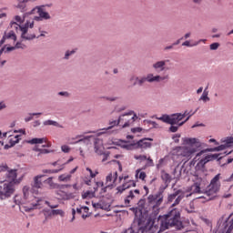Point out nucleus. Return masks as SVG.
Instances as JSON below:
<instances>
[{
	"mask_svg": "<svg viewBox=\"0 0 233 233\" xmlns=\"http://www.w3.org/2000/svg\"><path fill=\"white\" fill-rule=\"evenodd\" d=\"M221 141L224 144L217 147L207 148L198 152L193 158V160L189 163V167H195L196 170H203V168H205V165H207L208 161H214L215 159H218L219 161L220 159H223V157H219L222 155L221 153L205 156V152H221V150H226V148H229V147H232L233 137H228L225 139H222Z\"/></svg>",
	"mask_w": 233,
	"mask_h": 233,
	"instance_id": "1",
	"label": "nucleus"
},
{
	"mask_svg": "<svg viewBox=\"0 0 233 233\" xmlns=\"http://www.w3.org/2000/svg\"><path fill=\"white\" fill-rule=\"evenodd\" d=\"M5 176L7 182L0 186V198L2 200L11 198L14 192H15V185H19V183H21V178H16L17 170L15 169H10V167H7Z\"/></svg>",
	"mask_w": 233,
	"mask_h": 233,
	"instance_id": "2",
	"label": "nucleus"
},
{
	"mask_svg": "<svg viewBox=\"0 0 233 233\" xmlns=\"http://www.w3.org/2000/svg\"><path fill=\"white\" fill-rule=\"evenodd\" d=\"M182 139L185 146L178 147V156L187 159H190L203 147V143L198 138L184 137Z\"/></svg>",
	"mask_w": 233,
	"mask_h": 233,
	"instance_id": "3",
	"label": "nucleus"
},
{
	"mask_svg": "<svg viewBox=\"0 0 233 233\" xmlns=\"http://www.w3.org/2000/svg\"><path fill=\"white\" fill-rule=\"evenodd\" d=\"M175 227L177 230H181L185 228L183 222L181 221V212L177 208L169 209L168 213L166 215L165 221L161 223V230H167Z\"/></svg>",
	"mask_w": 233,
	"mask_h": 233,
	"instance_id": "4",
	"label": "nucleus"
},
{
	"mask_svg": "<svg viewBox=\"0 0 233 233\" xmlns=\"http://www.w3.org/2000/svg\"><path fill=\"white\" fill-rule=\"evenodd\" d=\"M163 188L160 187L157 193L147 197V211L152 212L155 215L159 214V207L163 205Z\"/></svg>",
	"mask_w": 233,
	"mask_h": 233,
	"instance_id": "5",
	"label": "nucleus"
},
{
	"mask_svg": "<svg viewBox=\"0 0 233 233\" xmlns=\"http://www.w3.org/2000/svg\"><path fill=\"white\" fill-rule=\"evenodd\" d=\"M147 207H148V200H145L141 198L137 203V208H134L136 218L134 220V225H137L138 230H141L142 233H145V230L143 229V225L145 223V218L143 217L137 218V210L140 214V216H143V214H148L150 211H147Z\"/></svg>",
	"mask_w": 233,
	"mask_h": 233,
	"instance_id": "6",
	"label": "nucleus"
},
{
	"mask_svg": "<svg viewBox=\"0 0 233 233\" xmlns=\"http://www.w3.org/2000/svg\"><path fill=\"white\" fill-rule=\"evenodd\" d=\"M219 176L220 175L218 174L216 177H214L206 190L204 189L203 194L207 196L205 197L207 201H212V199H215L218 192H219V187H221L219 184Z\"/></svg>",
	"mask_w": 233,
	"mask_h": 233,
	"instance_id": "7",
	"label": "nucleus"
},
{
	"mask_svg": "<svg viewBox=\"0 0 233 233\" xmlns=\"http://www.w3.org/2000/svg\"><path fill=\"white\" fill-rule=\"evenodd\" d=\"M187 116V111L184 114L176 113L172 115H162L160 117H157L158 121H163L167 125H179V121H183Z\"/></svg>",
	"mask_w": 233,
	"mask_h": 233,
	"instance_id": "8",
	"label": "nucleus"
},
{
	"mask_svg": "<svg viewBox=\"0 0 233 233\" xmlns=\"http://www.w3.org/2000/svg\"><path fill=\"white\" fill-rule=\"evenodd\" d=\"M186 196L187 192L183 191L182 189L176 190L174 193L169 194L167 196V203H172L170 208H176L174 207H177V205H179V203H181V201L187 198Z\"/></svg>",
	"mask_w": 233,
	"mask_h": 233,
	"instance_id": "9",
	"label": "nucleus"
},
{
	"mask_svg": "<svg viewBox=\"0 0 233 233\" xmlns=\"http://www.w3.org/2000/svg\"><path fill=\"white\" fill-rule=\"evenodd\" d=\"M10 26L11 28L16 30V32H21L22 39H25V41H32V39H35V35L28 34V24L22 26L15 22H11Z\"/></svg>",
	"mask_w": 233,
	"mask_h": 233,
	"instance_id": "10",
	"label": "nucleus"
},
{
	"mask_svg": "<svg viewBox=\"0 0 233 233\" xmlns=\"http://www.w3.org/2000/svg\"><path fill=\"white\" fill-rule=\"evenodd\" d=\"M46 5H40L36 6L32 10V14H38L39 16H35V21H48V19H52V16H50V14L46 12V9L45 8Z\"/></svg>",
	"mask_w": 233,
	"mask_h": 233,
	"instance_id": "11",
	"label": "nucleus"
},
{
	"mask_svg": "<svg viewBox=\"0 0 233 233\" xmlns=\"http://www.w3.org/2000/svg\"><path fill=\"white\" fill-rule=\"evenodd\" d=\"M169 79H170V75L168 74H166L163 76H160V75L154 76V74L148 73L146 76V82L147 83H163L165 81H168Z\"/></svg>",
	"mask_w": 233,
	"mask_h": 233,
	"instance_id": "12",
	"label": "nucleus"
},
{
	"mask_svg": "<svg viewBox=\"0 0 233 233\" xmlns=\"http://www.w3.org/2000/svg\"><path fill=\"white\" fill-rule=\"evenodd\" d=\"M134 114V111H130L127 114L121 115L118 117L117 125L122 127V128H127V127L131 126L134 123V118H130V116Z\"/></svg>",
	"mask_w": 233,
	"mask_h": 233,
	"instance_id": "13",
	"label": "nucleus"
},
{
	"mask_svg": "<svg viewBox=\"0 0 233 233\" xmlns=\"http://www.w3.org/2000/svg\"><path fill=\"white\" fill-rule=\"evenodd\" d=\"M202 181L203 179L197 178L194 184L188 188V191L191 192V194H186V198H190L192 194H203L204 189H201Z\"/></svg>",
	"mask_w": 233,
	"mask_h": 233,
	"instance_id": "14",
	"label": "nucleus"
},
{
	"mask_svg": "<svg viewBox=\"0 0 233 233\" xmlns=\"http://www.w3.org/2000/svg\"><path fill=\"white\" fill-rule=\"evenodd\" d=\"M41 177L43 176H36L34 177V181L31 184V193L32 194H39V188H43V182H41Z\"/></svg>",
	"mask_w": 233,
	"mask_h": 233,
	"instance_id": "15",
	"label": "nucleus"
},
{
	"mask_svg": "<svg viewBox=\"0 0 233 233\" xmlns=\"http://www.w3.org/2000/svg\"><path fill=\"white\" fill-rule=\"evenodd\" d=\"M167 63H170V60L167 59L157 61L152 65V68L157 72H165V70H168Z\"/></svg>",
	"mask_w": 233,
	"mask_h": 233,
	"instance_id": "16",
	"label": "nucleus"
},
{
	"mask_svg": "<svg viewBox=\"0 0 233 233\" xmlns=\"http://www.w3.org/2000/svg\"><path fill=\"white\" fill-rule=\"evenodd\" d=\"M150 141H153L152 138H143L134 144V147H136V148L142 149L150 148V147H152V143H150Z\"/></svg>",
	"mask_w": 233,
	"mask_h": 233,
	"instance_id": "17",
	"label": "nucleus"
},
{
	"mask_svg": "<svg viewBox=\"0 0 233 233\" xmlns=\"http://www.w3.org/2000/svg\"><path fill=\"white\" fill-rule=\"evenodd\" d=\"M136 187V181L134 180H128L123 183V185L116 187V194H123L125 190H128V188H132Z\"/></svg>",
	"mask_w": 233,
	"mask_h": 233,
	"instance_id": "18",
	"label": "nucleus"
},
{
	"mask_svg": "<svg viewBox=\"0 0 233 233\" xmlns=\"http://www.w3.org/2000/svg\"><path fill=\"white\" fill-rule=\"evenodd\" d=\"M94 147H95V152L98 156H103L105 147H103V139L101 138H95L94 139Z\"/></svg>",
	"mask_w": 233,
	"mask_h": 233,
	"instance_id": "19",
	"label": "nucleus"
},
{
	"mask_svg": "<svg viewBox=\"0 0 233 233\" xmlns=\"http://www.w3.org/2000/svg\"><path fill=\"white\" fill-rule=\"evenodd\" d=\"M106 185H111V187H116V181H117V171L109 173L106 177Z\"/></svg>",
	"mask_w": 233,
	"mask_h": 233,
	"instance_id": "20",
	"label": "nucleus"
},
{
	"mask_svg": "<svg viewBox=\"0 0 233 233\" xmlns=\"http://www.w3.org/2000/svg\"><path fill=\"white\" fill-rule=\"evenodd\" d=\"M181 174H188V170L185 168V164L181 167H175L173 171L175 179H179L181 177Z\"/></svg>",
	"mask_w": 233,
	"mask_h": 233,
	"instance_id": "21",
	"label": "nucleus"
},
{
	"mask_svg": "<svg viewBox=\"0 0 233 233\" xmlns=\"http://www.w3.org/2000/svg\"><path fill=\"white\" fill-rule=\"evenodd\" d=\"M161 179L165 184L164 187H160L163 189V192H165V188H167L168 187V185H170V181H172V177H170V175L165 171H163L161 173Z\"/></svg>",
	"mask_w": 233,
	"mask_h": 233,
	"instance_id": "22",
	"label": "nucleus"
},
{
	"mask_svg": "<svg viewBox=\"0 0 233 233\" xmlns=\"http://www.w3.org/2000/svg\"><path fill=\"white\" fill-rule=\"evenodd\" d=\"M188 119H190V116H187L185 121L180 122L177 126L171 125L169 127V132H173V133L177 132V130H179V127H183L185 123L188 121Z\"/></svg>",
	"mask_w": 233,
	"mask_h": 233,
	"instance_id": "23",
	"label": "nucleus"
},
{
	"mask_svg": "<svg viewBox=\"0 0 233 233\" xmlns=\"http://www.w3.org/2000/svg\"><path fill=\"white\" fill-rule=\"evenodd\" d=\"M9 145H11V147H15V145H17V143H19V140L21 139V135H9Z\"/></svg>",
	"mask_w": 233,
	"mask_h": 233,
	"instance_id": "24",
	"label": "nucleus"
},
{
	"mask_svg": "<svg viewBox=\"0 0 233 233\" xmlns=\"http://www.w3.org/2000/svg\"><path fill=\"white\" fill-rule=\"evenodd\" d=\"M43 125L45 127H57L58 128H63V126L59 125L57 121H54V120H46L44 121Z\"/></svg>",
	"mask_w": 233,
	"mask_h": 233,
	"instance_id": "25",
	"label": "nucleus"
},
{
	"mask_svg": "<svg viewBox=\"0 0 233 233\" xmlns=\"http://www.w3.org/2000/svg\"><path fill=\"white\" fill-rule=\"evenodd\" d=\"M58 196H60V198L62 199H64L65 201H68V199H72L74 198V195L72 193H66L65 191H60L58 193Z\"/></svg>",
	"mask_w": 233,
	"mask_h": 233,
	"instance_id": "26",
	"label": "nucleus"
},
{
	"mask_svg": "<svg viewBox=\"0 0 233 233\" xmlns=\"http://www.w3.org/2000/svg\"><path fill=\"white\" fill-rule=\"evenodd\" d=\"M30 145H43V143H46V137L43 138H32L29 140Z\"/></svg>",
	"mask_w": 233,
	"mask_h": 233,
	"instance_id": "27",
	"label": "nucleus"
},
{
	"mask_svg": "<svg viewBox=\"0 0 233 233\" xmlns=\"http://www.w3.org/2000/svg\"><path fill=\"white\" fill-rule=\"evenodd\" d=\"M72 179V175L70 174H63L58 177V181L63 183H68Z\"/></svg>",
	"mask_w": 233,
	"mask_h": 233,
	"instance_id": "28",
	"label": "nucleus"
},
{
	"mask_svg": "<svg viewBox=\"0 0 233 233\" xmlns=\"http://www.w3.org/2000/svg\"><path fill=\"white\" fill-rule=\"evenodd\" d=\"M135 81H137V82H135L133 84L134 86H136V85H138V86H143V85H145V83H147V78H146V76H142V77L136 76Z\"/></svg>",
	"mask_w": 233,
	"mask_h": 233,
	"instance_id": "29",
	"label": "nucleus"
},
{
	"mask_svg": "<svg viewBox=\"0 0 233 233\" xmlns=\"http://www.w3.org/2000/svg\"><path fill=\"white\" fill-rule=\"evenodd\" d=\"M4 39H13V41H17V36L14 31H10L9 33H5Z\"/></svg>",
	"mask_w": 233,
	"mask_h": 233,
	"instance_id": "30",
	"label": "nucleus"
},
{
	"mask_svg": "<svg viewBox=\"0 0 233 233\" xmlns=\"http://www.w3.org/2000/svg\"><path fill=\"white\" fill-rule=\"evenodd\" d=\"M42 214L45 216V221H48V218H52V216H54L52 210L46 208L42 210Z\"/></svg>",
	"mask_w": 233,
	"mask_h": 233,
	"instance_id": "31",
	"label": "nucleus"
},
{
	"mask_svg": "<svg viewBox=\"0 0 233 233\" xmlns=\"http://www.w3.org/2000/svg\"><path fill=\"white\" fill-rule=\"evenodd\" d=\"M74 54H76V49L67 50V51H66L63 59H64L65 61H68V59H70V56H74Z\"/></svg>",
	"mask_w": 233,
	"mask_h": 233,
	"instance_id": "32",
	"label": "nucleus"
},
{
	"mask_svg": "<svg viewBox=\"0 0 233 233\" xmlns=\"http://www.w3.org/2000/svg\"><path fill=\"white\" fill-rule=\"evenodd\" d=\"M226 231L222 233H233V218L225 226Z\"/></svg>",
	"mask_w": 233,
	"mask_h": 233,
	"instance_id": "33",
	"label": "nucleus"
},
{
	"mask_svg": "<svg viewBox=\"0 0 233 233\" xmlns=\"http://www.w3.org/2000/svg\"><path fill=\"white\" fill-rule=\"evenodd\" d=\"M30 192H32V189L28 186H25L23 188V194L25 199H28V196H30Z\"/></svg>",
	"mask_w": 233,
	"mask_h": 233,
	"instance_id": "34",
	"label": "nucleus"
},
{
	"mask_svg": "<svg viewBox=\"0 0 233 233\" xmlns=\"http://www.w3.org/2000/svg\"><path fill=\"white\" fill-rule=\"evenodd\" d=\"M63 170V167H60L59 169H44L43 174H57Z\"/></svg>",
	"mask_w": 233,
	"mask_h": 233,
	"instance_id": "35",
	"label": "nucleus"
},
{
	"mask_svg": "<svg viewBox=\"0 0 233 233\" xmlns=\"http://www.w3.org/2000/svg\"><path fill=\"white\" fill-rule=\"evenodd\" d=\"M53 216H61V218H65V211L63 209H52Z\"/></svg>",
	"mask_w": 233,
	"mask_h": 233,
	"instance_id": "36",
	"label": "nucleus"
},
{
	"mask_svg": "<svg viewBox=\"0 0 233 233\" xmlns=\"http://www.w3.org/2000/svg\"><path fill=\"white\" fill-rule=\"evenodd\" d=\"M43 113H30L29 116L25 118V123H28V121H32L34 119V116H41Z\"/></svg>",
	"mask_w": 233,
	"mask_h": 233,
	"instance_id": "37",
	"label": "nucleus"
},
{
	"mask_svg": "<svg viewBox=\"0 0 233 233\" xmlns=\"http://www.w3.org/2000/svg\"><path fill=\"white\" fill-rule=\"evenodd\" d=\"M134 191H129V195L127 197V198L125 199V203L126 205L130 204V199H134Z\"/></svg>",
	"mask_w": 233,
	"mask_h": 233,
	"instance_id": "38",
	"label": "nucleus"
},
{
	"mask_svg": "<svg viewBox=\"0 0 233 233\" xmlns=\"http://www.w3.org/2000/svg\"><path fill=\"white\" fill-rule=\"evenodd\" d=\"M144 123H147V125H152L153 128H159V124H157L152 120H145Z\"/></svg>",
	"mask_w": 233,
	"mask_h": 233,
	"instance_id": "39",
	"label": "nucleus"
},
{
	"mask_svg": "<svg viewBox=\"0 0 233 233\" xmlns=\"http://www.w3.org/2000/svg\"><path fill=\"white\" fill-rule=\"evenodd\" d=\"M41 203H43V199H39V198H37L36 199V203H33L32 205H33V208H41Z\"/></svg>",
	"mask_w": 233,
	"mask_h": 233,
	"instance_id": "40",
	"label": "nucleus"
},
{
	"mask_svg": "<svg viewBox=\"0 0 233 233\" xmlns=\"http://www.w3.org/2000/svg\"><path fill=\"white\" fill-rule=\"evenodd\" d=\"M51 165L53 167H57L58 165L59 167H61V168H65V166H63V161L61 159H58L57 161L51 163Z\"/></svg>",
	"mask_w": 233,
	"mask_h": 233,
	"instance_id": "41",
	"label": "nucleus"
},
{
	"mask_svg": "<svg viewBox=\"0 0 233 233\" xmlns=\"http://www.w3.org/2000/svg\"><path fill=\"white\" fill-rule=\"evenodd\" d=\"M83 199H86V198H94V193L91 191H86L82 195Z\"/></svg>",
	"mask_w": 233,
	"mask_h": 233,
	"instance_id": "42",
	"label": "nucleus"
},
{
	"mask_svg": "<svg viewBox=\"0 0 233 233\" xmlns=\"http://www.w3.org/2000/svg\"><path fill=\"white\" fill-rule=\"evenodd\" d=\"M45 183H46L47 185H49V187H50L51 188H54V187H55V185H56V184H54V180H52V177L47 178V179L45 181Z\"/></svg>",
	"mask_w": 233,
	"mask_h": 233,
	"instance_id": "43",
	"label": "nucleus"
},
{
	"mask_svg": "<svg viewBox=\"0 0 233 233\" xmlns=\"http://www.w3.org/2000/svg\"><path fill=\"white\" fill-rule=\"evenodd\" d=\"M15 50L18 48H21L22 50H25V48H26V46L22 44L21 42H17L15 46Z\"/></svg>",
	"mask_w": 233,
	"mask_h": 233,
	"instance_id": "44",
	"label": "nucleus"
},
{
	"mask_svg": "<svg viewBox=\"0 0 233 233\" xmlns=\"http://www.w3.org/2000/svg\"><path fill=\"white\" fill-rule=\"evenodd\" d=\"M210 50H218L219 48V43H213L209 46Z\"/></svg>",
	"mask_w": 233,
	"mask_h": 233,
	"instance_id": "45",
	"label": "nucleus"
},
{
	"mask_svg": "<svg viewBox=\"0 0 233 233\" xmlns=\"http://www.w3.org/2000/svg\"><path fill=\"white\" fill-rule=\"evenodd\" d=\"M58 96H62L63 97H70V93L67 91H60L58 92Z\"/></svg>",
	"mask_w": 233,
	"mask_h": 233,
	"instance_id": "46",
	"label": "nucleus"
},
{
	"mask_svg": "<svg viewBox=\"0 0 233 233\" xmlns=\"http://www.w3.org/2000/svg\"><path fill=\"white\" fill-rule=\"evenodd\" d=\"M199 101H204V103H207V101H210V97L207 95H202L199 98Z\"/></svg>",
	"mask_w": 233,
	"mask_h": 233,
	"instance_id": "47",
	"label": "nucleus"
},
{
	"mask_svg": "<svg viewBox=\"0 0 233 233\" xmlns=\"http://www.w3.org/2000/svg\"><path fill=\"white\" fill-rule=\"evenodd\" d=\"M117 99H119L117 96H106L105 97L106 101H111V102L117 101Z\"/></svg>",
	"mask_w": 233,
	"mask_h": 233,
	"instance_id": "48",
	"label": "nucleus"
},
{
	"mask_svg": "<svg viewBox=\"0 0 233 233\" xmlns=\"http://www.w3.org/2000/svg\"><path fill=\"white\" fill-rule=\"evenodd\" d=\"M62 152H65L66 154H68L70 152V147L66 145H64L61 147Z\"/></svg>",
	"mask_w": 233,
	"mask_h": 233,
	"instance_id": "49",
	"label": "nucleus"
},
{
	"mask_svg": "<svg viewBox=\"0 0 233 233\" xmlns=\"http://www.w3.org/2000/svg\"><path fill=\"white\" fill-rule=\"evenodd\" d=\"M110 127H108L107 128H104V130H110V129H112L114 127H116V125H118L117 124V121H113V122H110Z\"/></svg>",
	"mask_w": 233,
	"mask_h": 233,
	"instance_id": "50",
	"label": "nucleus"
},
{
	"mask_svg": "<svg viewBox=\"0 0 233 233\" xmlns=\"http://www.w3.org/2000/svg\"><path fill=\"white\" fill-rule=\"evenodd\" d=\"M135 159H140V161H145L147 160V156L145 155L135 156Z\"/></svg>",
	"mask_w": 233,
	"mask_h": 233,
	"instance_id": "51",
	"label": "nucleus"
},
{
	"mask_svg": "<svg viewBox=\"0 0 233 233\" xmlns=\"http://www.w3.org/2000/svg\"><path fill=\"white\" fill-rule=\"evenodd\" d=\"M44 143L45 145H42L43 148H50V147H52V143L48 142V139H46V141Z\"/></svg>",
	"mask_w": 233,
	"mask_h": 233,
	"instance_id": "52",
	"label": "nucleus"
},
{
	"mask_svg": "<svg viewBox=\"0 0 233 233\" xmlns=\"http://www.w3.org/2000/svg\"><path fill=\"white\" fill-rule=\"evenodd\" d=\"M72 218L70 220V223H74V221L76 220V208H72Z\"/></svg>",
	"mask_w": 233,
	"mask_h": 233,
	"instance_id": "53",
	"label": "nucleus"
},
{
	"mask_svg": "<svg viewBox=\"0 0 233 233\" xmlns=\"http://www.w3.org/2000/svg\"><path fill=\"white\" fill-rule=\"evenodd\" d=\"M94 208H100L103 210V205L101 203H93Z\"/></svg>",
	"mask_w": 233,
	"mask_h": 233,
	"instance_id": "54",
	"label": "nucleus"
},
{
	"mask_svg": "<svg viewBox=\"0 0 233 233\" xmlns=\"http://www.w3.org/2000/svg\"><path fill=\"white\" fill-rule=\"evenodd\" d=\"M168 50H174V45L173 44L164 47V52H168Z\"/></svg>",
	"mask_w": 233,
	"mask_h": 233,
	"instance_id": "55",
	"label": "nucleus"
},
{
	"mask_svg": "<svg viewBox=\"0 0 233 233\" xmlns=\"http://www.w3.org/2000/svg\"><path fill=\"white\" fill-rule=\"evenodd\" d=\"M147 159V167H154V160L152 158L148 157Z\"/></svg>",
	"mask_w": 233,
	"mask_h": 233,
	"instance_id": "56",
	"label": "nucleus"
},
{
	"mask_svg": "<svg viewBox=\"0 0 233 233\" xmlns=\"http://www.w3.org/2000/svg\"><path fill=\"white\" fill-rule=\"evenodd\" d=\"M8 170V166H0V174L1 172H6Z\"/></svg>",
	"mask_w": 233,
	"mask_h": 233,
	"instance_id": "57",
	"label": "nucleus"
},
{
	"mask_svg": "<svg viewBox=\"0 0 233 233\" xmlns=\"http://www.w3.org/2000/svg\"><path fill=\"white\" fill-rule=\"evenodd\" d=\"M107 188H113L112 185L107 184L105 187H102V194H105Z\"/></svg>",
	"mask_w": 233,
	"mask_h": 233,
	"instance_id": "58",
	"label": "nucleus"
},
{
	"mask_svg": "<svg viewBox=\"0 0 233 233\" xmlns=\"http://www.w3.org/2000/svg\"><path fill=\"white\" fill-rule=\"evenodd\" d=\"M15 21L17 22V23H23V21H25V19H23L21 16H19V15H16V16H15Z\"/></svg>",
	"mask_w": 233,
	"mask_h": 233,
	"instance_id": "59",
	"label": "nucleus"
},
{
	"mask_svg": "<svg viewBox=\"0 0 233 233\" xmlns=\"http://www.w3.org/2000/svg\"><path fill=\"white\" fill-rule=\"evenodd\" d=\"M182 46H195L194 44L191 45L190 41L187 40L182 44Z\"/></svg>",
	"mask_w": 233,
	"mask_h": 233,
	"instance_id": "60",
	"label": "nucleus"
},
{
	"mask_svg": "<svg viewBox=\"0 0 233 233\" xmlns=\"http://www.w3.org/2000/svg\"><path fill=\"white\" fill-rule=\"evenodd\" d=\"M5 108H6V104L4 101L0 102V112L5 110Z\"/></svg>",
	"mask_w": 233,
	"mask_h": 233,
	"instance_id": "61",
	"label": "nucleus"
},
{
	"mask_svg": "<svg viewBox=\"0 0 233 233\" xmlns=\"http://www.w3.org/2000/svg\"><path fill=\"white\" fill-rule=\"evenodd\" d=\"M125 233H137V231L134 230V228H127Z\"/></svg>",
	"mask_w": 233,
	"mask_h": 233,
	"instance_id": "62",
	"label": "nucleus"
},
{
	"mask_svg": "<svg viewBox=\"0 0 233 233\" xmlns=\"http://www.w3.org/2000/svg\"><path fill=\"white\" fill-rule=\"evenodd\" d=\"M41 154H50V150H48V149H42V150H40V153H38V156H40Z\"/></svg>",
	"mask_w": 233,
	"mask_h": 233,
	"instance_id": "63",
	"label": "nucleus"
},
{
	"mask_svg": "<svg viewBox=\"0 0 233 233\" xmlns=\"http://www.w3.org/2000/svg\"><path fill=\"white\" fill-rule=\"evenodd\" d=\"M145 177H147V173H145V172H141V173L139 174V179L144 180V179H145Z\"/></svg>",
	"mask_w": 233,
	"mask_h": 233,
	"instance_id": "64",
	"label": "nucleus"
}]
</instances>
